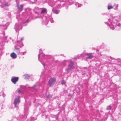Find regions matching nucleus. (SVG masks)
<instances>
[{
	"instance_id": "9b49d317",
	"label": "nucleus",
	"mask_w": 121,
	"mask_h": 121,
	"mask_svg": "<svg viewBox=\"0 0 121 121\" xmlns=\"http://www.w3.org/2000/svg\"><path fill=\"white\" fill-rule=\"evenodd\" d=\"M118 7V4H114V5L113 6V8L115 10H117Z\"/></svg>"
},
{
	"instance_id": "423d86ee",
	"label": "nucleus",
	"mask_w": 121,
	"mask_h": 121,
	"mask_svg": "<svg viewBox=\"0 0 121 121\" xmlns=\"http://www.w3.org/2000/svg\"><path fill=\"white\" fill-rule=\"evenodd\" d=\"M22 26L19 23H16L15 25L14 29L15 31L17 32L18 30L22 29Z\"/></svg>"
},
{
	"instance_id": "2f4dec72",
	"label": "nucleus",
	"mask_w": 121,
	"mask_h": 121,
	"mask_svg": "<svg viewBox=\"0 0 121 121\" xmlns=\"http://www.w3.org/2000/svg\"><path fill=\"white\" fill-rule=\"evenodd\" d=\"M35 13H37V12H35Z\"/></svg>"
},
{
	"instance_id": "f8f14e48",
	"label": "nucleus",
	"mask_w": 121,
	"mask_h": 121,
	"mask_svg": "<svg viewBox=\"0 0 121 121\" xmlns=\"http://www.w3.org/2000/svg\"><path fill=\"white\" fill-rule=\"evenodd\" d=\"M17 6L18 8V9L20 11V12L23 9V6L22 5H21L20 6V7H19L18 4V3H17Z\"/></svg>"
},
{
	"instance_id": "c85d7f7f",
	"label": "nucleus",
	"mask_w": 121,
	"mask_h": 121,
	"mask_svg": "<svg viewBox=\"0 0 121 121\" xmlns=\"http://www.w3.org/2000/svg\"><path fill=\"white\" fill-rule=\"evenodd\" d=\"M28 19L27 20V21L26 22H28ZM26 22H25V23H26Z\"/></svg>"
},
{
	"instance_id": "1a4fd4ad",
	"label": "nucleus",
	"mask_w": 121,
	"mask_h": 121,
	"mask_svg": "<svg viewBox=\"0 0 121 121\" xmlns=\"http://www.w3.org/2000/svg\"><path fill=\"white\" fill-rule=\"evenodd\" d=\"M10 56L13 59L16 58L17 57L16 54L14 52H13L11 53Z\"/></svg>"
},
{
	"instance_id": "39448f33",
	"label": "nucleus",
	"mask_w": 121,
	"mask_h": 121,
	"mask_svg": "<svg viewBox=\"0 0 121 121\" xmlns=\"http://www.w3.org/2000/svg\"><path fill=\"white\" fill-rule=\"evenodd\" d=\"M69 62H70L71 64H69L68 66V68L67 69L68 72H69V70L73 69V62L71 60H70L68 61Z\"/></svg>"
},
{
	"instance_id": "4be33fe9",
	"label": "nucleus",
	"mask_w": 121,
	"mask_h": 121,
	"mask_svg": "<svg viewBox=\"0 0 121 121\" xmlns=\"http://www.w3.org/2000/svg\"><path fill=\"white\" fill-rule=\"evenodd\" d=\"M26 53V52H20V54L21 55L22 54L23 55H24Z\"/></svg>"
},
{
	"instance_id": "6e6552de",
	"label": "nucleus",
	"mask_w": 121,
	"mask_h": 121,
	"mask_svg": "<svg viewBox=\"0 0 121 121\" xmlns=\"http://www.w3.org/2000/svg\"><path fill=\"white\" fill-rule=\"evenodd\" d=\"M18 77H13L12 78L11 81L13 83L15 84L18 81Z\"/></svg>"
},
{
	"instance_id": "cd10ccee",
	"label": "nucleus",
	"mask_w": 121,
	"mask_h": 121,
	"mask_svg": "<svg viewBox=\"0 0 121 121\" xmlns=\"http://www.w3.org/2000/svg\"><path fill=\"white\" fill-rule=\"evenodd\" d=\"M42 65H43V66H45V65L44 63H42Z\"/></svg>"
},
{
	"instance_id": "7c9ffc66",
	"label": "nucleus",
	"mask_w": 121,
	"mask_h": 121,
	"mask_svg": "<svg viewBox=\"0 0 121 121\" xmlns=\"http://www.w3.org/2000/svg\"><path fill=\"white\" fill-rule=\"evenodd\" d=\"M47 97H48V96H47Z\"/></svg>"
},
{
	"instance_id": "f257e3e1",
	"label": "nucleus",
	"mask_w": 121,
	"mask_h": 121,
	"mask_svg": "<svg viewBox=\"0 0 121 121\" xmlns=\"http://www.w3.org/2000/svg\"><path fill=\"white\" fill-rule=\"evenodd\" d=\"M121 18V17L118 18L117 17H113L111 16L108 19L107 22H105V23L108 24L111 30H119L121 28V24L118 22Z\"/></svg>"
},
{
	"instance_id": "7ed1b4c3",
	"label": "nucleus",
	"mask_w": 121,
	"mask_h": 121,
	"mask_svg": "<svg viewBox=\"0 0 121 121\" xmlns=\"http://www.w3.org/2000/svg\"><path fill=\"white\" fill-rule=\"evenodd\" d=\"M20 102V97L18 96L14 99L13 104L15 107H17Z\"/></svg>"
},
{
	"instance_id": "a878e982",
	"label": "nucleus",
	"mask_w": 121,
	"mask_h": 121,
	"mask_svg": "<svg viewBox=\"0 0 121 121\" xmlns=\"http://www.w3.org/2000/svg\"><path fill=\"white\" fill-rule=\"evenodd\" d=\"M35 9H39V8L38 7H35Z\"/></svg>"
},
{
	"instance_id": "dca6fc26",
	"label": "nucleus",
	"mask_w": 121,
	"mask_h": 121,
	"mask_svg": "<svg viewBox=\"0 0 121 121\" xmlns=\"http://www.w3.org/2000/svg\"><path fill=\"white\" fill-rule=\"evenodd\" d=\"M86 55L87 56V57H86V58H91L92 57V56L90 54L87 53L86 54Z\"/></svg>"
},
{
	"instance_id": "f3484780",
	"label": "nucleus",
	"mask_w": 121,
	"mask_h": 121,
	"mask_svg": "<svg viewBox=\"0 0 121 121\" xmlns=\"http://www.w3.org/2000/svg\"><path fill=\"white\" fill-rule=\"evenodd\" d=\"M75 5L76 7L78 8L82 6V5L81 4H79L78 3H76L75 4Z\"/></svg>"
},
{
	"instance_id": "6ab92c4d",
	"label": "nucleus",
	"mask_w": 121,
	"mask_h": 121,
	"mask_svg": "<svg viewBox=\"0 0 121 121\" xmlns=\"http://www.w3.org/2000/svg\"><path fill=\"white\" fill-rule=\"evenodd\" d=\"M3 5L4 6H9V4L8 3H6L4 4Z\"/></svg>"
},
{
	"instance_id": "bb28decb",
	"label": "nucleus",
	"mask_w": 121,
	"mask_h": 121,
	"mask_svg": "<svg viewBox=\"0 0 121 121\" xmlns=\"http://www.w3.org/2000/svg\"><path fill=\"white\" fill-rule=\"evenodd\" d=\"M18 0H15L16 1L17 3H17V1Z\"/></svg>"
},
{
	"instance_id": "a211bd4d",
	"label": "nucleus",
	"mask_w": 121,
	"mask_h": 121,
	"mask_svg": "<svg viewBox=\"0 0 121 121\" xmlns=\"http://www.w3.org/2000/svg\"><path fill=\"white\" fill-rule=\"evenodd\" d=\"M113 8V7L112 6L110 5H108V10L110 9H112Z\"/></svg>"
},
{
	"instance_id": "0eeeda50",
	"label": "nucleus",
	"mask_w": 121,
	"mask_h": 121,
	"mask_svg": "<svg viewBox=\"0 0 121 121\" xmlns=\"http://www.w3.org/2000/svg\"><path fill=\"white\" fill-rule=\"evenodd\" d=\"M23 39V38H22L20 40V41H17L16 45L17 46H19L20 47H21L23 46V45L22 43V41Z\"/></svg>"
},
{
	"instance_id": "9d476101",
	"label": "nucleus",
	"mask_w": 121,
	"mask_h": 121,
	"mask_svg": "<svg viewBox=\"0 0 121 121\" xmlns=\"http://www.w3.org/2000/svg\"><path fill=\"white\" fill-rule=\"evenodd\" d=\"M45 55V54H44L42 53V50L41 49L39 50V54L38 55V60L39 61H40L39 60V57L40 56H44Z\"/></svg>"
},
{
	"instance_id": "aec40b11",
	"label": "nucleus",
	"mask_w": 121,
	"mask_h": 121,
	"mask_svg": "<svg viewBox=\"0 0 121 121\" xmlns=\"http://www.w3.org/2000/svg\"><path fill=\"white\" fill-rule=\"evenodd\" d=\"M65 82L64 80H63L61 81V83L63 84H65Z\"/></svg>"
},
{
	"instance_id": "393cba45",
	"label": "nucleus",
	"mask_w": 121,
	"mask_h": 121,
	"mask_svg": "<svg viewBox=\"0 0 121 121\" xmlns=\"http://www.w3.org/2000/svg\"><path fill=\"white\" fill-rule=\"evenodd\" d=\"M18 92L19 93H20V89L18 90Z\"/></svg>"
},
{
	"instance_id": "4468645a",
	"label": "nucleus",
	"mask_w": 121,
	"mask_h": 121,
	"mask_svg": "<svg viewBox=\"0 0 121 121\" xmlns=\"http://www.w3.org/2000/svg\"><path fill=\"white\" fill-rule=\"evenodd\" d=\"M53 12L54 13L58 14L60 12V10H52Z\"/></svg>"
},
{
	"instance_id": "ddd939ff",
	"label": "nucleus",
	"mask_w": 121,
	"mask_h": 121,
	"mask_svg": "<svg viewBox=\"0 0 121 121\" xmlns=\"http://www.w3.org/2000/svg\"><path fill=\"white\" fill-rule=\"evenodd\" d=\"M15 50L17 53L18 54H20V51L19 48H16L15 49Z\"/></svg>"
},
{
	"instance_id": "20e7f679",
	"label": "nucleus",
	"mask_w": 121,
	"mask_h": 121,
	"mask_svg": "<svg viewBox=\"0 0 121 121\" xmlns=\"http://www.w3.org/2000/svg\"><path fill=\"white\" fill-rule=\"evenodd\" d=\"M56 81V79L54 78H51L49 80L48 83V85L50 86H52L55 83Z\"/></svg>"
},
{
	"instance_id": "412c9836",
	"label": "nucleus",
	"mask_w": 121,
	"mask_h": 121,
	"mask_svg": "<svg viewBox=\"0 0 121 121\" xmlns=\"http://www.w3.org/2000/svg\"><path fill=\"white\" fill-rule=\"evenodd\" d=\"M62 3H61L60 4H59L58 5H60V6H57V8H60V7H62L63 6L62 5Z\"/></svg>"
},
{
	"instance_id": "5701e85b",
	"label": "nucleus",
	"mask_w": 121,
	"mask_h": 121,
	"mask_svg": "<svg viewBox=\"0 0 121 121\" xmlns=\"http://www.w3.org/2000/svg\"><path fill=\"white\" fill-rule=\"evenodd\" d=\"M111 107L110 106H109L107 107V109H111Z\"/></svg>"
},
{
	"instance_id": "c756f323",
	"label": "nucleus",
	"mask_w": 121,
	"mask_h": 121,
	"mask_svg": "<svg viewBox=\"0 0 121 121\" xmlns=\"http://www.w3.org/2000/svg\"><path fill=\"white\" fill-rule=\"evenodd\" d=\"M70 94H69V95H68V96H70Z\"/></svg>"
},
{
	"instance_id": "473e14b6",
	"label": "nucleus",
	"mask_w": 121,
	"mask_h": 121,
	"mask_svg": "<svg viewBox=\"0 0 121 121\" xmlns=\"http://www.w3.org/2000/svg\"><path fill=\"white\" fill-rule=\"evenodd\" d=\"M6 29V28H5V29Z\"/></svg>"
},
{
	"instance_id": "2eb2a0df",
	"label": "nucleus",
	"mask_w": 121,
	"mask_h": 121,
	"mask_svg": "<svg viewBox=\"0 0 121 121\" xmlns=\"http://www.w3.org/2000/svg\"><path fill=\"white\" fill-rule=\"evenodd\" d=\"M47 12L46 9L45 8H43L41 10V13L42 14L45 13H46Z\"/></svg>"
},
{
	"instance_id": "b1692460",
	"label": "nucleus",
	"mask_w": 121,
	"mask_h": 121,
	"mask_svg": "<svg viewBox=\"0 0 121 121\" xmlns=\"http://www.w3.org/2000/svg\"><path fill=\"white\" fill-rule=\"evenodd\" d=\"M25 77H27V78L29 77V76L28 75H25Z\"/></svg>"
},
{
	"instance_id": "f03ea898",
	"label": "nucleus",
	"mask_w": 121,
	"mask_h": 121,
	"mask_svg": "<svg viewBox=\"0 0 121 121\" xmlns=\"http://www.w3.org/2000/svg\"><path fill=\"white\" fill-rule=\"evenodd\" d=\"M43 20L42 21V23L45 25H46L48 23L49 20H50L51 22L53 23L54 21L53 18L50 15H48L47 17L44 16L43 18Z\"/></svg>"
}]
</instances>
